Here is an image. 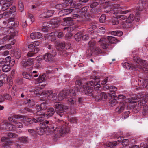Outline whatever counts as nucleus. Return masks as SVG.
<instances>
[{
    "mask_svg": "<svg viewBox=\"0 0 148 148\" xmlns=\"http://www.w3.org/2000/svg\"><path fill=\"white\" fill-rule=\"evenodd\" d=\"M45 75L43 74L39 76V77L36 79V82L37 83H42L45 80Z\"/></svg>",
    "mask_w": 148,
    "mask_h": 148,
    "instance_id": "nucleus-38",
    "label": "nucleus"
},
{
    "mask_svg": "<svg viewBox=\"0 0 148 148\" xmlns=\"http://www.w3.org/2000/svg\"><path fill=\"white\" fill-rule=\"evenodd\" d=\"M98 3L97 2L93 1L90 5V7L91 8H95L98 5Z\"/></svg>",
    "mask_w": 148,
    "mask_h": 148,
    "instance_id": "nucleus-63",
    "label": "nucleus"
},
{
    "mask_svg": "<svg viewBox=\"0 0 148 148\" xmlns=\"http://www.w3.org/2000/svg\"><path fill=\"white\" fill-rule=\"evenodd\" d=\"M8 137H5L2 138L1 139V141L3 142H4V143H3V145L4 147L3 148H5V147L6 146H7L8 145H9V143L8 141Z\"/></svg>",
    "mask_w": 148,
    "mask_h": 148,
    "instance_id": "nucleus-41",
    "label": "nucleus"
},
{
    "mask_svg": "<svg viewBox=\"0 0 148 148\" xmlns=\"http://www.w3.org/2000/svg\"><path fill=\"white\" fill-rule=\"evenodd\" d=\"M28 132L32 136H35L36 133V130H34L33 129H30L28 130Z\"/></svg>",
    "mask_w": 148,
    "mask_h": 148,
    "instance_id": "nucleus-64",
    "label": "nucleus"
},
{
    "mask_svg": "<svg viewBox=\"0 0 148 148\" xmlns=\"http://www.w3.org/2000/svg\"><path fill=\"white\" fill-rule=\"evenodd\" d=\"M82 84V82L80 79L77 80L76 81L75 84V89L76 91L77 92H82V90L84 92L83 87L82 88L81 86Z\"/></svg>",
    "mask_w": 148,
    "mask_h": 148,
    "instance_id": "nucleus-22",
    "label": "nucleus"
},
{
    "mask_svg": "<svg viewBox=\"0 0 148 148\" xmlns=\"http://www.w3.org/2000/svg\"><path fill=\"white\" fill-rule=\"evenodd\" d=\"M54 106L56 108L57 114L60 117L62 116L64 112L68 109V106L67 105L59 102L55 103Z\"/></svg>",
    "mask_w": 148,
    "mask_h": 148,
    "instance_id": "nucleus-10",
    "label": "nucleus"
},
{
    "mask_svg": "<svg viewBox=\"0 0 148 148\" xmlns=\"http://www.w3.org/2000/svg\"><path fill=\"white\" fill-rule=\"evenodd\" d=\"M122 8L119 4H114L112 7L108 6L104 8V11L107 13L113 15L112 16L114 18L112 19V25H117L119 23L118 19L121 20H125L127 16L125 15H121L120 14L126 13L129 12V10L127 11H122Z\"/></svg>",
    "mask_w": 148,
    "mask_h": 148,
    "instance_id": "nucleus-2",
    "label": "nucleus"
},
{
    "mask_svg": "<svg viewBox=\"0 0 148 148\" xmlns=\"http://www.w3.org/2000/svg\"><path fill=\"white\" fill-rule=\"evenodd\" d=\"M101 52V50L98 48H95L93 50H92V53H94L96 55L100 54Z\"/></svg>",
    "mask_w": 148,
    "mask_h": 148,
    "instance_id": "nucleus-56",
    "label": "nucleus"
},
{
    "mask_svg": "<svg viewBox=\"0 0 148 148\" xmlns=\"http://www.w3.org/2000/svg\"><path fill=\"white\" fill-rule=\"evenodd\" d=\"M19 140L20 141L23 143H26L27 142V138L25 136H22L19 137Z\"/></svg>",
    "mask_w": 148,
    "mask_h": 148,
    "instance_id": "nucleus-58",
    "label": "nucleus"
},
{
    "mask_svg": "<svg viewBox=\"0 0 148 148\" xmlns=\"http://www.w3.org/2000/svg\"><path fill=\"white\" fill-rule=\"evenodd\" d=\"M64 4L63 3L61 4H57L55 8L58 10H61L62 9L65 8V7H64Z\"/></svg>",
    "mask_w": 148,
    "mask_h": 148,
    "instance_id": "nucleus-62",
    "label": "nucleus"
},
{
    "mask_svg": "<svg viewBox=\"0 0 148 148\" xmlns=\"http://www.w3.org/2000/svg\"><path fill=\"white\" fill-rule=\"evenodd\" d=\"M75 96V91L73 89L69 90H64L60 92L58 95V99L59 100L61 101L67 97L68 103L69 104L72 105L75 103L73 99Z\"/></svg>",
    "mask_w": 148,
    "mask_h": 148,
    "instance_id": "nucleus-5",
    "label": "nucleus"
},
{
    "mask_svg": "<svg viewBox=\"0 0 148 148\" xmlns=\"http://www.w3.org/2000/svg\"><path fill=\"white\" fill-rule=\"evenodd\" d=\"M21 50H16L14 52V55L16 59H19L21 57Z\"/></svg>",
    "mask_w": 148,
    "mask_h": 148,
    "instance_id": "nucleus-44",
    "label": "nucleus"
},
{
    "mask_svg": "<svg viewBox=\"0 0 148 148\" xmlns=\"http://www.w3.org/2000/svg\"><path fill=\"white\" fill-rule=\"evenodd\" d=\"M1 128L3 129H6L7 131H13L15 130V126L10 123H9L7 120H4L1 123Z\"/></svg>",
    "mask_w": 148,
    "mask_h": 148,
    "instance_id": "nucleus-12",
    "label": "nucleus"
},
{
    "mask_svg": "<svg viewBox=\"0 0 148 148\" xmlns=\"http://www.w3.org/2000/svg\"><path fill=\"white\" fill-rule=\"evenodd\" d=\"M73 10V9L70 8L62 10L59 12L58 14L60 17L65 16L71 13Z\"/></svg>",
    "mask_w": 148,
    "mask_h": 148,
    "instance_id": "nucleus-25",
    "label": "nucleus"
},
{
    "mask_svg": "<svg viewBox=\"0 0 148 148\" xmlns=\"http://www.w3.org/2000/svg\"><path fill=\"white\" fill-rule=\"evenodd\" d=\"M137 69L142 70L146 74H148V65L146 61L144 60H140L139 64L137 65Z\"/></svg>",
    "mask_w": 148,
    "mask_h": 148,
    "instance_id": "nucleus-13",
    "label": "nucleus"
},
{
    "mask_svg": "<svg viewBox=\"0 0 148 148\" xmlns=\"http://www.w3.org/2000/svg\"><path fill=\"white\" fill-rule=\"evenodd\" d=\"M79 34V33H78L77 34H76L75 36H78L79 38H81L82 37V39L83 40H87L89 38V36L88 35L85 34L84 35L82 36L81 35L79 36V34Z\"/></svg>",
    "mask_w": 148,
    "mask_h": 148,
    "instance_id": "nucleus-46",
    "label": "nucleus"
},
{
    "mask_svg": "<svg viewBox=\"0 0 148 148\" xmlns=\"http://www.w3.org/2000/svg\"><path fill=\"white\" fill-rule=\"evenodd\" d=\"M58 47L59 48H58V50L60 51V55L62 54L63 53H64L65 51L63 49L61 50V49H63L65 48V42H62L59 43L58 45Z\"/></svg>",
    "mask_w": 148,
    "mask_h": 148,
    "instance_id": "nucleus-33",
    "label": "nucleus"
},
{
    "mask_svg": "<svg viewBox=\"0 0 148 148\" xmlns=\"http://www.w3.org/2000/svg\"><path fill=\"white\" fill-rule=\"evenodd\" d=\"M34 59L31 58L27 60L23 59L20 63V66L22 68L27 70L31 67V65L34 64Z\"/></svg>",
    "mask_w": 148,
    "mask_h": 148,
    "instance_id": "nucleus-11",
    "label": "nucleus"
},
{
    "mask_svg": "<svg viewBox=\"0 0 148 148\" xmlns=\"http://www.w3.org/2000/svg\"><path fill=\"white\" fill-rule=\"evenodd\" d=\"M46 12V14L48 18L54 14V11L53 10H49Z\"/></svg>",
    "mask_w": 148,
    "mask_h": 148,
    "instance_id": "nucleus-61",
    "label": "nucleus"
},
{
    "mask_svg": "<svg viewBox=\"0 0 148 148\" xmlns=\"http://www.w3.org/2000/svg\"><path fill=\"white\" fill-rule=\"evenodd\" d=\"M146 0H140L138 2V6L136 12H138L140 16V12L143 11L145 8Z\"/></svg>",
    "mask_w": 148,
    "mask_h": 148,
    "instance_id": "nucleus-17",
    "label": "nucleus"
},
{
    "mask_svg": "<svg viewBox=\"0 0 148 148\" xmlns=\"http://www.w3.org/2000/svg\"><path fill=\"white\" fill-rule=\"evenodd\" d=\"M125 105L124 103H120L119 106L116 108V111L119 113H121L123 110Z\"/></svg>",
    "mask_w": 148,
    "mask_h": 148,
    "instance_id": "nucleus-37",
    "label": "nucleus"
},
{
    "mask_svg": "<svg viewBox=\"0 0 148 148\" xmlns=\"http://www.w3.org/2000/svg\"><path fill=\"white\" fill-rule=\"evenodd\" d=\"M69 120L71 123L77 125V120L76 118L72 117L69 119Z\"/></svg>",
    "mask_w": 148,
    "mask_h": 148,
    "instance_id": "nucleus-50",
    "label": "nucleus"
},
{
    "mask_svg": "<svg viewBox=\"0 0 148 148\" xmlns=\"http://www.w3.org/2000/svg\"><path fill=\"white\" fill-rule=\"evenodd\" d=\"M89 8L88 6H86L79 10V12L81 13H85L87 11Z\"/></svg>",
    "mask_w": 148,
    "mask_h": 148,
    "instance_id": "nucleus-55",
    "label": "nucleus"
},
{
    "mask_svg": "<svg viewBox=\"0 0 148 148\" xmlns=\"http://www.w3.org/2000/svg\"><path fill=\"white\" fill-rule=\"evenodd\" d=\"M47 108V104L46 102L42 103L40 105H37L36 109L38 111H41V110H45Z\"/></svg>",
    "mask_w": 148,
    "mask_h": 148,
    "instance_id": "nucleus-29",
    "label": "nucleus"
},
{
    "mask_svg": "<svg viewBox=\"0 0 148 148\" xmlns=\"http://www.w3.org/2000/svg\"><path fill=\"white\" fill-rule=\"evenodd\" d=\"M142 87L148 89V79H142Z\"/></svg>",
    "mask_w": 148,
    "mask_h": 148,
    "instance_id": "nucleus-42",
    "label": "nucleus"
},
{
    "mask_svg": "<svg viewBox=\"0 0 148 148\" xmlns=\"http://www.w3.org/2000/svg\"><path fill=\"white\" fill-rule=\"evenodd\" d=\"M122 32L120 31H114L112 32L111 34L115 36H120L122 34Z\"/></svg>",
    "mask_w": 148,
    "mask_h": 148,
    "instance_id": "nucleus-47",
    "label": "nucleus"
},
{
    "mask_svg": "<svg viewBox=\"0 0 148 148\" xmlns=\"http://www.w3.org/2000/svg\"><path fill=\"white\" fill-rule=\"evenodd\" d=\"M109 96L106 95L105 93L102 92L98 95L95 96V100L97 101H99L103 99H107Z\"/></svg>",
    "mask_w": 148,
    "mask_h": 148,
    "instance_id": "nucleus-23",
    "label": "nucleus"
},
{
    "mask_svg": "<svg viewBox=\"0 0 148 148\" xmlns=\"http://www.w3.org/2000/svg\"><path fill=\"white\" fill-rule=\"evenodd\" d=\"M122 140H121L120 142ZM129 144V141L128 139H126L122 141V145L123 147L127 146Z\"/></svg>",
    "mask_w": 148,
    "mask_h": 148,
    "instance_id": "nucleus-49",
    "label": "nucleus"
},
{
    "mask_svg": "<svg viewBox=\"0 0 148 148\" xmlns=\"http://www.w3.org/2000/svg\"><path fill=\"white\" fill-rule=\"evenodd\" d=\"M143 114L145 116L148 114V106L146 105L143 107Z\"/></svg>",
    "mask_w": 148,
    "mask_h": 148,
    "instance_id": "nucleus-53",
    "label": "nucleus"
},
{
    "mask_svg": "<svg viewBox=\"0 0 148 148\" xmlns=\"http://www.w3.org/2000/svg\"><path fill=\"white\" fill-rule=\"evenodd\" d=\"M54 58L49 53H47L43 56V58L47 62H53L55 61Z\"/></svg>",
    "mask_w": 148,
    "mask_h": 148,
    "instance_id": "nucleus-21",
    "label": "nucleus"
},
{
    "mask_svg": "<svg viewBox=\"0 0 148 148\" xmlns=\"http://www.w3.org/2000/svg\"><path fill=\"white\" fill-rule=\"evenodd\" d=\"M42 36L41 33L36 32L34 33H32L30 35L31 38L32 39H34L36 38L39 39Z\"/></svg>",
    "mask_w": 148,
    "mask_h": 148,
    "instance_id": "nucleus-32",
    "label": "nucleus"
},
{
    "mask_svg": "<svg viewBox=\"0 0 148 148\" xmlns=\"http://www.w3.org/2000/svg\"><path fill=\"white\" fill-rule=\"evenodd\" d=\"M11 95L9 94L5 93L0 95V102H3L5 100L10 101L12 99Z\"/></svg>",
    "mask_w": 148,
    "mask_h": 148,
    "instance_id": "nucleus-27",
    "label": "nucleus"
},
{
    "mask_svg": "<svg viewBox=\"0 0 148 148\" xmlns=\"http://www.w3.org/2000/svg\"><path fill=\"white\" fill-rule=\"evenodd\" d=\"M13 2V0H2L0 1V4L2 5V10L4 11L7 10L9 7L11 5Z\"/></svg>",
    "mask_w": 148,
    "mask_h": 148,
    "instance_id": "nucleus-16",
    "label": "nucleus"
},
{
    "mask_svg": "<svg viewBox=\"0 0 148 148\" xmlns=\"http://www.w3.org/2000/svg\"><path fill=\"white\" fill-rule=\"evenodd\" d=\"M64 1V7L66 8L69 6L70 7L72 8V5H73L74 2L73 0H65Z\"/></svg>",
    "mask_w": 148,
    "mask_h": 148,
    "instance_id": "nucleus-35",
    "label": "nucleus"
},
{
    "mask_svg": "<svg viewBox=\"0 0 148 148\" xmlns=\"http://www.w3.org/2000/svg\"><path fill=\"white\" fill-rule=\"evenodd\" d=\"M55 111L54 109L52 107L48 108L45 113H44L45 117L48 118L52 116L54 114Z\"/></svg>",
    "mask_w": 148,
    "mask_h": 148,
    "instance_id": "nucleus-24",
    "label": "nucleus"
},
{
    "mask_svg": "<svg viewBox=\"0 0 148 148\" xmlns=\"http://www.w3.org/2000/svg\"><path fill=\"white\" fill-rule=\"evenodd\" d=\"M118 100H120V101H122V102H123V103H127V102H129V101H126V97L125 96L122 95H118V97H117Z\"/></svg>",
    "mask_w": 148,
    "mask_h": 148,
    "instance_id": "nucleus-43",
    "label": "nucleus"
},
{
    "mask_svg": "<svg viewBox=\"0 0 148 148\" xmlns=\"http://www.w3.org/2000/svg\"><path fill=\"white\" fill-rule=\"evenodd\" d=\"M39 44V42L35 41L28 45V48L29 49V52L27 54V57H31L33 56V53L32 52L33 51L35 47L38 45Z\"/></svg>",
    "mask_w": 148,
    "mask_h": 148,
    "instance_id": "nucleus-15",
    "label": "nucleus"
},
{
    "mask_svg": "<svg viewBox=\"0 0 148 148\" xmlns=\"http://www.w3.org/2000/svg\"><path fill=\"white\" fill-rule=\"evenodd\" d=\"M103 88L104 90H109V91L108 93L109 96H114V95L115 94V92L117 89L116 87L114 86H110L108 84H106L104 85Z\"/></svg>",
    "mask_w": 148,
    "mask_h": 148,
    "instance_id": "nucleus-14",
    "label": "nucleus"
},
{
    "mask_svg": "<svg viewBox=\"0 0 148 148\" xmlns=\"http://www.w3.org/2000/svg\"><path fill=\"white\" fill-rule=\"evenodd\" d=\"M23 77L27 79L30 80L32 79V76L30 73L24 72L22 73Z\"/></svg>",
    "mask_w": 148,
    "mask_h": 148,
    "instance_id": "nucleus-36",
    "label": "nucleus"
},
{
    "mask_svg": "<svg viewBox=\"0 0 148 148\" xmlns=\"http://www.w3.org/2000/svg\"><path fill=\"white\" fill-rule=\"evenodd\" d=\"M55 123L52 124L51 121L45 120L40 124L41 127L37 128L36 133L40 135H42L45 132L47 134L52 133H57L54 136V138H58L60 136L64 137L69 132L70 129L65 125H62L64 124L62 120L55 118Z\"/></svg>",
    "mask_w": 148,
    "mask_h": 148,
    "instance_id": "nucleus-1",
    "label": "nucleus"
},
{
    "mask_svg": "<svg viewBox=\"0 0 148 148\" xmlns=\"http://www.w3.org/2000/svg\"><path fill=\"white\" fill-rule=\"evenodd\" d=\"M88 44L90 49L88 50V52H87V54L88 56L90 57L92 53V50L95 48V42L93 40L90 41L89 42Z\"/></svg>",
    "mask_w": 148,
    "mask_h": 148,
    "instance_id": "nucleus-20",
    "label": "nucleus"
},
{
    "mask_svg": "<svg viewBox=\"0 0 148 148\" xmlns=\"http://www.w3.org/2000/svg\"><path fill=\"white\" fill-rule=\"evenodd\" d=\"M114 96H109L111 97L112 99H111L109 102L110 104L112 106H113L116 105V104L118 103V101L117 98V95H116L115 94L114 95Z\"/></svg>",
    "mask_w": 148,
    "mask_h": 148,
    "instance_id": "nucleus-30",
    "label": "nucleus"
},
{
    "mask_svg": "<svg viewBox=\"0 0 148 148\" xmlns=\"http://www.w3.org/2000/svg\"><path fill=\"white\" fill-rule=\"evenodd\" d=\"M64 20L69 26L72 25L74 24L73 19L71 17L65 18Z\"/></svg>",
    "mask_w": 148,
    "mask_h": 148,
    "instance_id": "nucleus-39",
    "label": "nucleus"
},
{
    "mask_svg": "<svg viewBox=\"0 0 148 148\" xmlns=\"http://www.w3.org/2000/svg\"><path fill=\"white\" fill-rule=\"evenodd\" d=\"M23 112L24 113H28V115H31L30 114L33 113V111L32 110L27 107H26L24 108L23 110Z\"/></svg>",
    "mask_w": 148,
    "mask_h": 148,
    "instance_id": "nucleus-51",
    "label": "nucleus"
},
{
    "mask_svg": "<svg viewBox=\"0 0 148 148\" xmlns=\"http://www.w3.org/2000/svg\"><path fill=\"white\" fill-rule=\"evenodd\" d=\"M117 145V142H109L106 144V148H114Z\"/></svg>",
    "mask_w": 148,
    "mask_h": 148,
    "instance_id": "nucleus-40",
    "label": "nucleus"
},
{
    "mask_svg": "<svg viewBox=\"0 0 148 148\" xmlns=\"http://www.w3.org/2000/svg\"><path fill=\"white\" fill-rule=\"evenodd\" d=\"M25 116L18 115H14L13 116L9 117L8 118V120L10 121H13L14 123L16 121V119H20L23 118Z\"/></svg>",
    "mask_w": 148,
    "mask_h": 148,
    "instance_id": "nucleus-34",
    "label": "nucleus"
},
{
    "mask_svg": "<svg viewBox=\"0 0 148 148\" xmlns=\"http://www.w3.org/2000/svg\"><path fill=\"white\" fill-rule=\"evenodd\" d=\"M35 115L37 117L29 118L27 116H25L23 117V122L25 124L28 125L29 124H32L33 122L35 123H40L42 122L44 119V117H45L44 114L42 113L41 111H37L35 113Z\"/></svg>",
    "mask_w": 148,
    "mask_h": 148,
    "instance_id": "nucleus-7",
    "label": "nucleus"
},
{
    "mask_svg": "<svg viewBox=\"0 0 148 148\" xmlns=\"http://www.w3.org/2000/svg\"><path fill=\"white\" fill-rule=\"evenodd\" d=\"M13 36H12L6 35L3 38V40L5 41L8 40V42H11V45H14L15 42V40L13 38Z\"/></svg>",
    "mask_w": 148,
    "mask_h": 148,
    "instance_id": "nucleus-31",
    "label": "nucleus"
},
{
    "mask_svg": "<svg viewBox=\"0 0 148 148\" xmlns=\"http://www.w3.org/2000/svg\"><path fill=\"white\" fill-rule=\"evenodd\" d=\"M140 95H138L135 97L132 98L134 100L139 99L138 101H133V102H134L135 103L134 104V108L138 111H139L140 110L141 106L144 105L146 103L148 99V93H147L145 94L144 97L143 96L140 99Z\"/></svg>",
    "mask_w": 148,
    "mask_h": 148,
    "instance_id": "nucleus-8",
    "label": "nucleus"
},
{
    "mask_svg": "<svg viewBox=\"0 0 148 148\" xmlns=\"http://www.w3.org/2000/svg\"><path fill=\"white\" fill-rule=\"evenodd\" d=\"M140 18V16L138 13V12H136V13L134 17L133 14H131L130 16L126 19L127 22L131 23L132 22L134 19L136 21H138Z\"/></svg>",
    "mask_w": 148,
    "mask_h": 148,
    "instance_id": "nucleus-18",
    "label": "nucleus"
},
{
    "mask_svg": "<svg viewBox=\"0 0 148 148\" xmlns=\"http://www.w3.org/2000/svg\"><path fill=\"white\" fill-rule=\"evenodd\" d=\"M72 6V8H75V9H78L82 7L83 5L81 3H75L73 2V5Z\"/></svg>",
    "mask_w": 148,
    "mask_h": 148,
    "instance_id": "nucleus-48",
    "label": "nucleus"
},
{
    "mask_svg": "<svg viewBox=\"0 0 148 148\" xmlns=\"http://www.w3.org/2000/svg\"><path fill=\"white\" fill-rule=\"evenodd\" d=\"M123 66L124 68H125L127 69H130L135 71L138 70L135 65L133 64H130L127 62L124 63L123 64Z\"/></svg>",
    "mask_w": 148,
    "mask_h": 148,
    "instance_id": "nucleus-26",
    "label": "nucleus"
},
{
    "mask_svg": "<svg viewBox=\"0 0 148 148\" xmlns=\"http://www.w3.org/2000/svg\"><path fill=\"white\" fill-rule=\"evenodd\" d=\"M7 136L8 137L10 138H14L17 136L16 134L10 132L8 133Z\"/></svg>",
    "mask_w": 148,
    "mask_h": 148,
    "instance_id": "nucleus-59",
    "label": "nucleus"
},
{
    "mask_svg": "<svg viewBox=\"0 0 148 148\" xmlns=\"http://www.w3.org/2000/svg\"><path fill=\"white\" fill-rule=\"evenodd\" d=\"M99 79H97L87 82L86 84L83 86V88L85 94L89 96L92 95L93 94V88L94 86L95 90H98L97 93H99L101 89H102L100 87V84H99Z\"/></svg>",
    "mask_w": 148,
    "mask_h": 148,
    "instance_id": "nucleus-3",
    "label": "nucleus"
},
{
    "mask_svg": "<svg viewBox=\"0 0 148 148\" xmlns=\"http://www.w3.org/2000/svg\"><path fill=\"white\" fill-rule=\"evenodd\" d=\"M3 58L0 59V67H2V69L4 72H7L10 69V68L8 64H6L5 61Z\"/></svg>",
    "mask_w": 148,
    "mask_h": 148,
    "instance_id": "nucleus-19",
    "label": "nucleus"
},
{
    "mask_svg": "<svg viewBox=\"0 0 148 148\" xmlns=\"http://www.w3.org/2000/svg\"><path fill=\"white\" fill-rule=\"evenodd\" d=\"M133 59L136 62V65H135L137 68V65L138 66V64H139V62H140V58H138L137 56L134 57Z\"/></svg>",
    "mask_w": 148,
    "mask_h": 148,
    "instance_id": "nucleus-54",
    "label": "nucleus"
},
{
    "mask_svg": "<svg viewBox=\"0 0 148 148\" xmlns=\"http://www.w3.org/2000/svg\"><path fill=\"white\" fill-rule=\"evenodd\" d=\"M48 53H49L50 55H51L53 57H55L57 55V53L56 51V50L55 48L53 49H51L50 50H49Z\"/></svg>",
    "mask_w": 148,
    "mask_h": 148,
    "instance_id": "nucleus-45",
    "label": "nucleus"
},
{
    "mask_svg": "<svg viewBox=\"0 0 148 148\" xmlns=\"http://www.w3.org/2000/svg\"><path fill=\"white\" fill-rule=\"evenodd\" d=\"M60 19L58 18H55L51 20L49 22V23L51 25V26L47 25V23H45L43 24L42 31L45 32H49L50 30V27L52 28H56L58 27L60 25Z\"/></svg>",
    "mask_w": 148,
    "mask_h": 148,
    "instance_id": "nucleus-9",
    "label": "nucleus"
},
{
    "mask_svg": "<svg viewBox=\"0 0 148 148\" xmlns=\"http://www.w3.org/2000/svg\"><path fill=\"white\" fill-rule=\"evenodd\" d=\"M91 38L95 39L96 38L98 40V42L100 44L101 47L104 49L108 47V45L110 43H114L116 42L117 40L116 38L112 36H108L107 38L97 36V34L94 32H92L90 34Z\"/></svg>",
    "mask_w": 148,
    "mask_h": 148,
    "instance_id": "nucleus-4",
    "label": "nucleus"
},
{
    "mask_svg": "<svg viewBox=\"0 0 148 148\" xmlns=\"http://www.w3.org/2000/svg\"><path fill=\"white\" fill-rule=\"evenodd\" d=\"M18 7L19 10L21 12H22L24 10V5L22 1L21 0H19L18 2Z\"/></svg>",
    "mask_w": 148,
    "mask_h": 148,
    "instance_id": "nucleus-52",
    "label": "nucleus"
},
{
    "mask_svg": "<svg viewBox=\"0 0 148 148\" xmlns=\"http://www.w3.org/2000/svg\"><path fill=\"white\" fill-rule=\"evenodd\" d=\"M16 10V8L15 6H13L11 7L9 10V11L8 12V15H9L10 14H11L12 13H14L15 12Z\"/></svg>",
    "mask_w": 148,
    "mask_h": 148,
    "instance_id": "nucleus-60",
    "label": "nucleus"
},
{
    "mask_svg": "<svg viewBox=\"0 0 148 148\" xmlns=\"http://www.w3.org/2000/svg\"><path fill=\"white\" fill-rule=\"evenodd\" d=\"M15 127H16L18 128H21L23 126V125L21 123L19 122L16 120V121L14 123Z\"/></svg>",
    "mask_w": 148,
    "mask_h": 148,
    "instance_id": "nucleus-57",
    "label": "nucleus"
},
{
    "mask_svg": "<svg viewBox=\"0 0 148 148\" xmlns=\"http://www.w3.org/2000/svg\"><path fill=\"white\" fill-rule=\"evenodd\" d=\"M14 18H9L8 23V25H9V27L11 28L12 27H16L18 25V22L17 21H14Z\"/></svg>",
    "mask_w": 148,
    "mask_h": 148,
    "instance_id": "nucleus-28",
    "label": "nucleus"
},
{
    "mask_svg": "<svg viewBox=\"0 0 148 148\" xmlns=\"http://www.w3.org/2000/svg\"><path fill=\"white\" fill-rule=\"evenodd\" d=\"M46 86L45 84L41 85L40 86L37 87L33 92L34 94L36 95L43 96L45 97H52V100L55 99L57 94L56 93H53L52 90H44L42 91L41 89L43 88ZM57 98V97H56Z\"/></svg>",
    "mask_w": 148,
    "mask_h": 148,
    "instance_id": "nucleus-6",
    "label": "nucleus"
}]
</instances>
